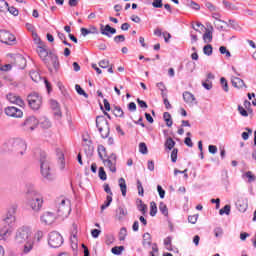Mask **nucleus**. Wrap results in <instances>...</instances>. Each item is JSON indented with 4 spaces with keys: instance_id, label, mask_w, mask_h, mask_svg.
Wrapping results in <instances>:
<instances>
[{
    "instance_id": "f257e3e1",
    "label": "nucleus",
    "mask_w": 256,
    "mask_h": 256,
    "mask_svg": "<svg viewBox=\"0 0 256 256\" xmlns=\"http://www.w3.org/2000/svg\"><path fill=\"white\" fill-rule=\"evenodd\" d=\"M33 232L29 226H22L18 228L14 235V245L23 253L28 255L35 247V240H33Z\"/></svg>"
},
{
    "instance_id": "f03ea898",
    "label": "nucleus",
    "mask_w": 256,
    "mask_h": 256,
    "mask_svg": "<svg viewBox=\"0 0 256 256\" xmlns=\"http://www.w3.org/2000/svg\"><path fill=\"white\" fill-rule=\"evenodd\" d=\"M8 151L15 157H23L27 151V142L21 138H13L8 142Z\"/></svg>"
},
{
    "instance_id": "7ed1b4c3",
    "label": "nucleus",
    "mask_w": 256,
    "mask_h": 256,
    "mask_svg": "<svg viewBox=\"0 0 256 256\" xmlns=\"http://www.w3.org/2000/svg\"><path fill=\"white\" fill-rule=\"evenodd\" d=\"M40 171L42 177L47 181H53L55 179L53 172H51V164L45 152L40 153Z\"/></svg>"
},
{
    "instance_id": "20e7f679",
    "label": "nucleus",
    "mask_w": 256,
    "mask_h": 256,
    "mask_svg": "<svg viewBox=\"0 0 256 256\" xmlns=\"http://www.w3.org/2000/svg\"><path fill=\"white\" fill-rule=\"evenodd\" d=\"M43 194L37 192L36 190H33L30 192V199L28 200V205L32 211L35 213H39L43 207Z\"/></svg>"
},
{
    "instance_id": "39448f33",
    "label": "nucleus",
    "mask_w": 256,
    "mask_h": 256,
    "mask_svg": "<svg viewBox=\"0 0 256 256\" xmlns=\"http://www.w3.org/2000/svg\"><path fill=\"white\" fill-rule=\"evenodd\" d=\"M58 217H69L71 214V201L61 197L56 201Z\"/></svg>"
},
{
    "instance_id": "423d86ee",
    "label": "nucleus",
    "mask_w": 256,
    "mask_h": 256,
    "mask_svg": "<svg viewBox=\"0 0 256 256\" xmlns=\"http://www.w3.org/2000/svg\"><path fill=\"white\" fill-rule=\"evenodd\" d=\"M96 127L102 137V139H107L109 137V133L111 132V128L109 127V121H107L104 116L96 117Z\"/></svg>"
},
{
    "instance_id": "0eeeda50",
    "label": "nucleus",
    "mask_w": 256,
    "mask_h": 256,
    "mask_svg": "<svg viewBox=\"0 0 256 256\" xmlns=\"http://www.w3.org/2000/svg\"><path fill=\"white\" fill-rule=\"evenodd\" d=\"M27 101L33 111H39L41 105H43V98L38 93L29 94Z\"/></svg>"
},
{
    "instance_id": "6e6552de",
    "label": "nucleus",
    "mask_w": 256,
    "mask_h": 256,
    "mask_svg": "<svg viewBox=\"0 0 256 256\" xmlns=\"http://www.w3.org/2000/svg\"><path fill=\"white\" fill-rule=\"evenodd\" d=\"M48 245L53 249L61 247L63 245V236L57 231L50 232L48 236Z\"/></svg>"
},
{
    "instance_id": "1a4fd4ad",
    "label": "nucleus",
    "mask_w": 256,
    "mask_h": 256,
    "mask_svg": "<svg viewBox=\"0 0 256 256\" xmlns=\"http://www.w3.org/2000/svg\"><path fill=\"white\" fill-rule=\"evenodd\" d=\"M38 125L39 120H37L35 116H30L26 118V120L23 122L22 129L27 133H31L32 131H35V129H37Z\"/></svg>"
},
{
    "instance_id": "9d476101",
    "label": "nucleus",
    "mask_w": 256,
    "mask_h": 256,
    "mask_svg": "<svg viewBox=\"0 0 256 256\" xmlns=\"http://www.w3.org/2000/svg\"><path fill=\"white\" fill-rule=\"evenodd\" d=\"M35 43L38 44L37 53L40 59H42L44 63H47V57H49V51H47V45H45V43L41 41V38H36Z\"/></svg>"
},
{
    "instance_id": "9b49d317",
    "label": "nucleus",
    "mask_w": 256,
    "mask_h": 256,
    "mask_svg": "<svg viewBox=\"0 0 256 256\" xmlns=\"http://www.w3.org/2000/svg\"><path fill=\"white\" fill-rule=\"evenodd\" d=\"M16 38L15 35L11 34L7 30H0V42L5 45H13L15 43Z\"/></svg>"
},
{
    "instance_id": "f8f14e48",
    "label": "nucleus",
    "mask_w": 256,
    "mask_h": 256,
    "mask_svg": "<svg viewBox=\"0 0 256 256\" xmlns=\"http://www.w3.org/2000/svg\"><path fill=\"white\" fill-rule=\"evenodd\" d=\"M7 117H14L15 119H21L23 117V111L15 106H8L4 109Z\"/></svg>"
},
{
    "instance_id": "ddd939ff",
    "label": "nucleus",
    "mask_w": 256,
    "mask_h": 256,
    "mask_svg": "<svg viewBox=\"0 0 256 256\" xmlns=\"http://www.w3.org/2000/svg\"><path fill=\"white\" fill-rule=\"evenodd\" d=\"M102 161H103L104 165L106 167H108V169L112 173H116L117 167L115 165H117V155L111 154L107 159H104Z\"/></svg>"
},
{
    "instance_id": "4468645a",
    "label": "nucleus",
    "mask_w": 256,
    "mask_h": 256,
    "mask_svg": "<svg viewBox=\"0 0 256 256\" xmlns=\"http://www.w3.org/2000/svg\"><path fill=\"white\" fill-rule=\"evenodd\" d=\"M6 99L7 101H9V103H12L13 105H18V107H25V101L21 99V96L15 93L7 94Z\"/></svg>"
},
{
    "instance_id": "2eb2a0df",
    "label": "nucleus",
    "mask_w": 256,
    "mask_h": 256,
    "mask_svg": "<svg viewBox=\"0 0 256 256\" xmlns=\"http://www.w3.org/2000/svg\"><path fill=\"white\" fill-rule=\"evenodd\" d=\"M4 227H11L15 223V207L8 210L6 216L3 218Z\"/></svg>"
},
{
    "instance_id": "dca6fc26",
    "label": "nucleus",
    "mask_w": 256,
    "mask_h": 256,
    "mask_svg": "<svg viewBox=\"0 0 256 256\" xmlns=\"http://www.w3.org/2000/svg\"><path fill=\"white\" fill-rule=\"evenodd\" d=\"M13 230L9 226H4L0 229V241H9Z\"/></svg>"
},
{
    "instance_id": "f3484780",
    "label": "nucleus",
    "mask_w": 256,
    "mask_h": 256,
    "mask_svg": "<svg viewBox=\"0 0 256 256\" xmlns=\"http://www.w3.org/2000/svg\"><path fill=\"white\" fill-rule=\"evenodd\" d=\"M41 223H44V225H53V223H55V214L51 213V212H45L42 216H41Z\"/></svg>"
},
{
    "instance_id": "a211bd4d",
    "label": "nucleus",
    "mask_w": 256,
    "mask_h": 256,
    "mask_svg": "<svg viewBox=\"0 0 256 256\" xmlns=\"http://www.w3.org/2000/svg\"><path fill=\"white\" fill-rule=\"evenodd\" d=\"M127 215H128L127 208H125L124 206H119L115 210V218L118 219V221H123V219H125Z\"/></svg>"
},
{
    "instance_id": "6ab92c4d",
    "label": "nucleus",
    "mask_w": 256,
    "mask_h": 256,
    "mask_svg": "<svg viewBox=\"0 0 256 256\" xmlns=\"http://www.w3.org/2000/svg\"><path fill=\"white\" fill-rule=\"evenodd\" d=\"M100 31L101 34L105 35L106 37H112L113 35H115V33H117V29L111 27L109 24H107L106 26H101Z\"/></svg>"
},
{
    "instance_id": "aec40b11",
    "label": "nucleus",
    "mask_w": 256,
    "mask_h": 256,
    "mask_svg": "<svg viewBox=\"0 0 256 256\" xmlns=\"http://www.w3.org/2000/svg\"><path fill=\"white\" fill-rule=\"evenodd\" d=\"M236 207L238 211L241 213H245L247 211V208L249 207V204L247 202V199L240 198L236 202Z\"/></svg>"
},
{
    "instance_id": "412c9836",
    "label": "nucleus",
    "mask_w": 256,
    "mask_h": 256,
    "mask_svg": "<svg viewBox=\"0 0 256 256\" xmlns=\"http://www.w3.org/2000/svg\"><path fill=\"white\" fill-rule=\"evenodd\" d=\"M15 65L18 69H24L27 67V60L22 55H18L15 57Z\"/></svg>"
},
{
    "instance_id": "4be33fe9",
    "label": "nucleus",
    "mask_w": 256,
    "mask_h": 256,
    "mask_svg": "<svg viewBox=\"0 0 256 256\" xmlns=\"http://www.w3.org/2000/svg\"><path fill=\"white\" fill-rule=\"evenodd\" d=\"M231 83H232V86L235 87L236 89H243V87H245V82L243 81V79L239 77L233 76L231 78Z\"/></svg>"
},
{
    "instance_id": "5701e85b",
    "label": "nucleus",
    "mask_w": 256,
    "mask_h": 256,
    "mask_svg": "<svg viewBox=\"0 0 256 256\" xmlns=\"http://www.w3.org/2000/svg\"><path fill=\"white\" fill-rule=\"evenodd\" d=\"M183 100L185 101V103L193 105V103H195V95H193V93L189 91H185L183 93Z\"/></svg>"
},
{
    "instance_id": "b1692460",
    "label": "nucleus",
    "mask_w": 256,
    "mask_h": 256,
    "mask_svg": "<svg viewBox=\"0 0 256 256\" xmlns=\"http://www.w3.org/2000/svg\"><path fill=\"white\" fill-rule=\"evenodd\" d=\"M204 43H211L213 41V26H210V30L206 29V32L203 34Z\"/></svg>"
},
{
    "instance_id": "393cba45",
    "label": "nucleus",
    "mask_w": 256,
    "mask_h": 256,
    "mask_svg": "<svg viewBox=\"0 0 256 256\" xmlns=\"http://www.w3.org/2000/svg\"><path fill=\"white\" fill-rule=\"evenodd\" d=\"M38 125H40V127L42 129H50V127H51V120H49V118L43 116L38 121Z\"/></svg>"
},
{
    "instance_id": "a878e982",
    "label": "nucleus",
    "mask_w": 256,
    "mask_h": 256,
    "mask_svg": "<svg viewBox=\"0 0 256 256\" xmlns=\"http://www.w3.org/2000/svg\"><path fill=\"white\" fill-rule=\"evenodd\" d=\"M57 158L60 170L63 171V169H65V155L61 150H57Z\"/></svg>"
},
{
    "instance_id": "bb28decb",
    "label": "nucleus",
    "mask_w": 256,
    "mask_h": 256,
    "mask_svg": "<svg viewBox=\"0 0 256 256\" xmlns=\"http://www.w3.org/2000/svg\"><path fill=\"white\" fill-rule=\"evenodd\" d=\"M137 209L141 212L142 215H147V205L143 203V200H137Z\"/></svg>"
},
{
    "instance_id": "cd10ccee",
    "label": "nucleus",
    "mask_w": 256,
    "mask_h": 256,
    "mask_svg": "<svg viewBox=\"0 0 256 256\" xmlns=\"http://www.w3.org/2000/svg\"><path fill=\"white\" fill-rule=\"evenodd\" d=\"M118 183L121 189L122 196L127 197V183L125 182L124 178H120L118 180Z\"/></svg>"
},
{
    "instance_id": "c85d7f7f",
    "label": "nucleus",
    "mask_w": 256,
    "mask_h": 256,
    "mask_svg": "<svg viewBox=\"0 0 256 256\" xmlns=\"http://www.w3.org/2000/svg\"><path fill=\"white\" fill-rule=\"evenodd\" d=\"M84 152L87 155V157H93V153L95 151V148L92 144H84Z\"/></svg>"
},
{
    "instance_id": "c756f323",
    "label": "nucleus",
    "mask_w": 256,
    "mask_h": 256,
    "mask_svg": "<svg viewBox=\"0 0 256 256\" xmlns=\"http://www.w3.org/2000/svg\"><path fill=\"white\" fill-rule=\"evenodd\" d=\"M112 113L113 115H115V117H125V112H123V109L120 106H114V108L112 109Z\"/></svg>"
},
{
    "instance_id": "7c9ffc66",
    "label": "nucleus",
    "mask_w": 256,
    "mask_h": 256,
    "mask_svg": "<svg viewBox=\"0 0 256 256\" xmlns=\"http://www.w3.org/2000/svg\"><path fill=\"white\" fill-rule=\"evenodd\" d=\"M98 155L101 161L105 160V157H107V149L103 145L98 146Z\"/></svg>"
},
{
    "instance_id": "2f4dec72",
    "label": "nucleus",
    "mask_w": 256,
    "mask_h": 256,
    "mask_svg": "<svg viewBox=\"0 0 256 256\" xmlns=\"http://www.w3.org/2000/svg\"><path fill=\"white\" fill-rule=\"evenodd\" d=\"M151 234L149 233H144L143 235V241H142V245L143 247H149L151 245Z\"/></svg>"
},
{
    "instance_id": "473e14b6",
    "label": "nucleus",
    "mask_w": 256,
    "mask_h": 256,
    "mask_svg": "<svg viewBox=\"0 0 256 256\" xmlns=\"http://www.w3.org/2000/svg\"><path fill=\"white\" fill-rule=\"evenodd\" d=\"M163 119H164L167 127L173 126V119H171V114L169 112H164Z\"/></svg>"
},
{
    "instance_id": "72a5a7b5",
    "label": "nucleus",
    "mask_w": 256,
    "mask_h": 256,
    "mask_svg": "<svg viewBox=\"0 0 256 256\" xmlns=\"http://www.w3.org/2000/svg\"><path fill=\"white\" fill-rule=\"evenodd\" d=\"M81 35L83 37H87V35H91V33H97V28L96 27H92L91 30L87 29V28H81Z\"/></svg>"
},
{
    "instance_id": "f704fd0d",
    "label": "nucleus",
    "mask_w": 256,
    "mask_h": 256,
    "mask_svg": "<svg viewBox=\"0 0 256 256\" xmlns=\"http://www.w3.org/2000/svg\"><path fill=\"white\" fill-rule=\"evenodd\" d=\"M203 53H204V55L211 57V55H213V46L211 44L205 45L203 47Z\"/></svg>"
},
{
    "instance_id": "c9c22d12",
    "label": "nucleus",
    "mask_w": 256,
    "mask_h": 256,
    "mask_svg": "<svg viewBox=\"0 0 256 256\" xmlns=\"http://www.w3.org/2000/svg\"><path fill=\"white\" fill-rule=\"evenodd\" d=\"M75 90H76V92L78 93V95H82L83 97H85V99H88V98H89V94H87V93L85 92V90H83V88H81V85L76 84V85H75Z\"/></svg>"
},
{
    "instance_id": "e433bc0d",
    "label": "nucleus",
    "mask_w": 256,
    "mask_h": 256,
    "mask_svg": "<svg viewBox=\"0 0 256 256\" xmlns=\"http://www.w3.org/2000/svg\"><path fill=\"white\" fill-rule=\"evenodd\" d=\"M159 211L165 217H167L169 215V210L167 209V205L165 203H163V202H160V204H159Z\"/></svg>"
},
{
    "instance_id": "4c0bfd02",
    "label": "nucleus",
    "mask_w": 256,
    "mask_h": 256,
    "mask_svg": "<svg viewBox=\"0 0 256 256\" xmlns=\"http://www.w3.org/2000/svg\"><path fill=\"white\" fill-rule=\"evenodd\" d=\"M30 77L35 83H39V81H41V75L37 71H31Z\"/></svg>"
},
{
    "instance_id": "58836bf2",
    "label": "nucleus",
    "mask_w": 256,
    "mask_h": 256,
    "mask_svg": "<svg viewBox=\"0 0 256 256\" xmlns=\"http://www.w3.org/2000/svg\"><path fill=\"white\" fill-rule=\"evenodd\" d=\"M223 5L226 9H229L230 11H237V6L233 5V3L223 0Z\"/></svg>"
},
{
    "instance_id": "ea45409f",
    "label": "nucleus",
    "mask_w": 256,
    "mask_h": 256,
    "mask_svg": "<svg viewBox=\"0 0 256 256\" xmlns=\"http://www.w3.org/2000/svg\"><path fill=\"white\" fill-rule=\"evenodd\" d=\"M112 202H113V197L112 196H107L106 201L101 206V211H105V209H107V207H109V205H111Z\"/></svg>"
},
{
    "instance_id": "a19ab883",
    "label": "nucleus",
    "mask_w": 256,
    "mask_h": 256,
    "mask_svg": "<svg viewBox=\"0 0 256 256\" xmlns=\"http://www.w3.org/2000/svg\"><path fill=\"white\" fill-rule=\"evenodd\" d=\"M150 215L151 217H155V215H157V203L155 202L150 203Z\"/></svg>"
},
{
    "instance_id": "79ce46f5",
    "label": "nucleus",
    "mask_w": 256,
    "mask_h": 256,
    "mask_svg": "<svg viewBox=\"0 0 256 256\" xmlns=\"http://www.w3.org/2000/svg\"><path fill=\"white\" fill-rule=\"evenodd\" d=\"M244 177H246L248 179V183H253L256 180L255 175L253 174V172L248 171L244 174Z\"/></svg>"
},
{
    "instance_id": "37998d69",
    "label": "nucleus",
    "mask_w": 256,
    "mask_h": 256,
    "mask_svg": "<svg viewBox=\"0 0 256 256\" xmlns=\"http://www.w3.org/2000/svg\"><path fill=\"white\" fill-rule=\"evenodd\" d=\"M231 213V206L225 205L222 209L219 210L220 215H229Z\"/></svg>"
},
{
    "instance_id": "c03bdc74",
    "label": "nucleus",
    "mask_w": 256,
    "mask_h": 256,
    "mask_svg": "<svg viewBox=\"0 0 256 256\" xmlns=\"http://www.w3.org/2000/svg\"><path fill=\"white\" fill-rule=\"evenodd\" d=\"M202 86L207 91H211V89H213V82H211V80L206 79V81H202Z\"/></svg>"
},
{
    "instance_id": "a18cd8bd",
    "label": "nucleus",
    "mask_w": 256,
    "mask_h": 256,
    "mask_svg": "<svg viewBox=\"0 0 256 256\" xmlns=\"http://www.w3.org/2000/svg\"><path fill=\"white\" fill-rule=\"evenodd\" d=\"M98 177L102 181H107V173L105 172V169L103 167L99 168Z\"/></svg>"
},
{
    "instance_id": "49530a36",
    "label": "nucleus",
    "mask_w": 256,
    "mask_h": 256,
    "mask_svg": "<svg viewBox=\"0 0 256 256\" xmlns=\"http://www.w3.org/2000/svg\"><path fill=\"white\" fill-rule=\"evenodd\" d=\"M4 79H5V81H7V83H10V85H12V87H19V83L17 81L13 80V77L5 76Z\"/></svg>"
},
{
    "instance_id": "de8ad7c7",
    "label": "nucleus",
    "mask_w": 256,
    "mask_h": 256,
    "mask_svg": "<svg viewBox=\"0 0 256 256\" xmlns=\"http://www.w3.org/2000/svg\"><path fill=\"white\" fill-rule=\"evenodd\" d=\"M165 147L167 149H169V151H171V149H173V147H175V142L173 141V138H167V140L165 142Z\"/></svg>"
},
{
    "instance_id": "09e8293b",
    "label": "nucleus",
    "mask_w": 256,
    "mask_h": 256,
    "mask_svg": "<svg viewBox=\"0 0 256 256\" xmlns=\"http://www.w3.org/2000/svg\"><path fill=\"white\" fill-rule=\"evenodd\" d=\"M70 241H71L72 249H77L78 243H79V240L77 239V236L71 235L70 236Z\"/></svg>"
},
{
    "instance_id": "8fccbe9b",
    "label": "nucleus",
    "mask_w": 256,
    "mask_h": 256,
    "mask_svg": "<svg viewBox=\"0 0 256 256\" xmlns=\"http://www.w3.org/2000/svg\"><path fill=\"white\" fill-rule=\"evenodd\" d=\"M51 59H52L53 67L57 71V69H59V58L57 57V55H51Z\"/></svg>"
},
{
    "instance_id": "3c124183",
    "label": "nucleus",
    "mask_w": 256,
    "mask_h": 256,
    "mask_svg": "<svg viewBox=\"0 0 256 256\" xmlns=\"http://www.w3.org/2000/svg\"><path fill=\"white\" fill-rule=\"evenodd\" d=\"M220 83L222 85V89L227 93L229 92V84H227V79H225L224 77H222L220 79Z\"/></svg>"
},
{
    "instance_id": "603ef678",
    "label": "nucleus",
    "mask_w": 256,
    "mask_h": 256,
    "mask_svg": "<svg viewBox=\"0 0 256 256\" xmlns=\"http://www.w3.org/2000/svg\"><path fill=\"white\" fill-rule=\"evenodd\" d=\"M41 239H43V231L38 230L36 231V233L34 234V241H37V243L41 242Z\"/></svg>"
},
{
    "instance_id": "864d4df0",
    "label": "nucleus",
    "mask_w": 256,
    "mask_h": 256,
    "mask_svg": "<svg viewBox=\"0 0 256 256\" xmlns=\"http://www.w3.org/2000/svg\"><path fill=\"white\" fill-rule=\"evenodd\" d=\"M125 248L123 246H115L111 249L112 253L114 255H121V252L124 250Z\"/></svg>"
},
{
    "instance_id": "5fc2aeb1",
    "label": "nucleus",
    "mask_w": 256,
    "mask_h": 256,
    "mask_svg": "<svg viewBox=\"0 0 256 256\" xmlns=\"http://www.w3.org/2000/svg\"><path fill=\"white\" fill-rule=\"evenodd\" d=\"M126 237H127V228H121L119 233V240L125 241Z\"/></svg>"
},
{
    "instance_id": "6e6d98bb",
    "label": "nucleus",
    "mask_w": 256,
    "mask_h": 256,
    "mask_svg": "<svg viewBox=\"0 0 256 256\" xmlns=\"http://www.w3.org/2000/svg\"><path fill=\"white\" fill-rule=\"evenodd\" d=\"M139 151H140V153H142V155H147V152H148L147 144H145L144 142H141L139 144Z\"/></svg>"
},
{
    "instance_id": "4d7b16f0",
    "label": "nucleus",
    "mask_w": 256,
    "mask_h": 256,
    "mask_svg": "<svg viewBox=\"0 0 256 256\" xmlns=\"http://www.w3.org/2000/svg\"><path fill=\"white\" fill-rule=\"evenodd\" d=\"M137 189H138V194L140 197H143L145 191L143 189V184L141 183V180H137Z\"/></svg>"
},
{
    "instance_id": "13d9d810",
    "label": "nucleus",
    "mask_w": 256,
    "mask_h": 256,
    "mask_svg": "<svg viewBox=\"0 0 256 256\" xmlns=\"http://www.w3.org/2000/svg\"><path fill=\"white\" fill-rule=\"evenodd\" d=\"M157 87L161 91L162 97H167V94H164V92L167 90V88L165 87V84L163 82H159L157 83Z\"/></svg>"
},
{
    "instance_id": "bf43d9fd",
    "label": "nucleus",
    "mask_w": 256,
    "mask_h": 256,
    "mask_svg": "<svg viewBox=\"0 0 256 256\" xmlns=\"http://www.w3.org/2000/svg\"><path fill=\"white\" fill-rule=\"evenodd\" d=\"M6 9H7V11H9V13L11 15H14V17H17V15H19V10L13 6L9 7V5H8V7Z\"/></svg>"
},
{
    "instance_id": "052dcab7",
    "label": "nucleus",
    "mask_w": 256,
    "mask_h": 256,
    "mask_svg": "<svg viewBox=\"0 0 256 256\" xmlns=\"http://www.w3.org/2000/svg\"><path fill=\"white\" fill-rule=\"evenodd\" d=\"M177 153H179V150L177 148H174L171 152L172 163H177Z\"/></svg>"
},
{
    "instance_id": "680f3d73",
    "label": "nucleus",
    "mask_w": 256,
    "mask_h": 256,
    "mask_svg": "<svg viewBox=\"0 0 256 256\" xmlns=\"http://www.w3.org/2000/svg\"><path fill=\"white\" fill-rule=\"evenodd\" d=\"M219 51H220L221 55H226V57H231V52H229V50H227V47L221 46L219 48Z\"/></svg>"
},
{
    "instance_id": "e2e57ef3",
    "label": "nucleus",
    "mask_w": 256,
    "mask_h": 256,
    "mask_svg": "<svg viewBox=\"0 0 256 256\" xmlns=\"http://www.w3.org/2000/svg\"><path fill=\"white\" fill-rule=\"evenodd\" d=\"M152 6L155 8V9H161V7H163V0H154L152 2Z\"/></svg>"
},
{
    "instance_id": "0e129e2a",
    "label": "nucleus",
    "mask_w": 256,
    "mask_h": 256,
    "mask_svg": "<svg viewBox=\"0 0 256 256\" xmlns=\"http://www.w3.org/2000/svg\"><path fill=\"white\" fill-rule=\"evenodd\" d=\"M199 219V215H192L188 216V223H191L192 225H195L197 223V220Z\"/></svg>"
},
{
    "instance_id": "69168bd1",
    "label": "nucleus",
    "mask_w": 256,
    "mask_h": 256,
    "mask_svg": "<svg viewBox=\"0 0 256 256\" xmlns=\"http://www.w3.org/2000/svg\"><path fill=\"white\" fill-rule=\"evenodd\" d=\"M215 237H223V228L217 227L214 229Z\"/></svg>"
},
{
    "instance_id": "338daca9",
    "label": "nucleus",
    "mask_w": 256,
    "mask_h": 256,
    "mask_svg": "<svg viewBox=\"0 0 256 256\" xmlns=\"http://www.w3.org/2000/svg\"><path fill=\"white\" fill-rule=\"evenodd\" d=\"M54 112V117L59 121L61 117H63V113L61 112V108H57L56 110H53Z\"/></svg>"
},
{
    "instance_id": "774afa93",
    "label": "nucleus",
    "mask_w": 256,
    "mask_h": 256,
    "mask_svg": "<svg viewBox=\"0 0 256 256\" xmlns=\"http://www.w3.org/2000/svg\"><path fill=\"white\" fill-rule=\"evenodd\" d=\"M159 254V248H157V244H153L152 251H150V256H157Z\"/></svg>"
}]
</instances>
